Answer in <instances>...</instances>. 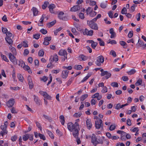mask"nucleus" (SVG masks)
<instances>
[{"mask_svg":"<svg viewBox=\"0 0 146 146\" xmlns=\"http://www.w3.org/2000/svg\"><path fill=\"white\" fill-rule=\"evenodd\" d=\"M59 54L60 56H64V57L67 59V53L66 51L65 50H61L59 52Z\"/></svg>","mask_w":146,"mask_h":146,"instance_id":"16","label":"nucleus"},{"mask_svg":"<svg viewBox=\"0 0 146 146\" xmlns=\"http://www.w3.org/2000/svg\"><path fill=\"white\" fill-rule=\"evenodd\" d=\"M95 127L97 129H99L101 127L103 128V124L102 123V119L99 121H95Z\"/></svg>","mask_w":146,"mask_h":146,"instance_id":"7","label":"nucleus"},{"mask_svg":"<svg viewBox=\"0 0 146 146\" xmlns=\"http://www.w3.org/2000/svg\"><path fill=\"white\" fill-rule=\"evenodd\" d=\"M58 17L60 19L64 21L68 20L67 15L62 11L60 12L58 15Z\"/></svg>","mask_w":146,"mask_h":146,"instance_id":"4","label":"nucleus"},{"mask_svg":"<svg viewBox=\"0 0 146 146\" xmlns=\"http://www.w3.org/2000/svg\"><path fill=\"white\" fill-rule=\"evenodd\" d=\"M40 95L43 96L44 98L47 99L51 100V97L48 94L47 92H44L42 91H40L39 92Z\"/></svg>","mask_w":146,"mask_h":146,"instance_id":"8","label":"nucleus"},{"mask_svg":"<svg viewBox=\"0 0 146 146\" xmlns=\"http://www.w3.org/2000/svg\"><path fill=\"white\" fill-rule=\"evenodd\" d=\"M87 22L88 25L91 29L94 30H98V27L96 23L92 21H88Z\"/></svg>","mask_w":146,"mask_h":146,"instance_id":"3","label":"nucleus"},{"mask_svg":"<svg viewBox=\"0 0 146 146\" xmlns=\"http://www.w3.org/2000/svg\"><path fill=\"white\" fill-rule=\"evenodd\" d=\"M8 125V122L7 121H6L4 123V125H1V126L0 127L2 130L0 132V135H1L3 136L4 135L7 134L8 131L7 130V128Z\"/></svg>","mask_w":146,"mask_h":146,"instance_id":"2","label":"nucleus"},{"mask_svg":"<svg viewBox=\"0 0 146 146\" xmlns=\"http://www.w3.org/2000/svg\"><path fill=\"white\" fill-rule=\"evenodd\" d=\"M48 79V78L47 77L45 76H44L42 78H40V79L41 81H42L44 82L46 81Z\"/></svg>","mask_w":146,"mask_h":146,"instance_id":"48","label":"nucleus"},{"mask_svg":"<svg viewBox=\"0 0 146 146\" xmlns=\"http://www.w3.org/2000/svg\"><path fill=\"white\" fill-rule=\"evenodd\" d=\"M58 56L56 54L54 55L53 56L51 57L50 59V61L51 63L53 62L54 61L56 62L58 60Z\"/></svg>","mask_w":146,"mask_h":146,"instance_id":"14","label":"nucleus"},{"mask_svg":"<svg viewBox=\"0 0 146 146\" xmlns=\"http://www.w3.org/2000/svg\"><path fill=\"white\" fill-rule=\"evenodd\" d=\"M133 35V32L132 31H130L129 32L128 35V36L129 38H131L132 37Z\"/></svg>","mask_w":146,"mask_h":146,"instance_id":"59","label":"nucleus"},{"mask_svg":"<svg viewBox=\"0 0 146 146\" xmlns=\"http://www.w3.org/2000/svg\"><path fill=\"white\" fill-rule=\"evenodd\" d=\"M98 44V43L94 41L91 44L92 47L93 48L95 49Z\"/></svg>","mask_w":146,"mask_h":146,"instance_id":"44","label":"nucleus"},{"mask_svg":"<svg viewBox=\"0 0 146 146\" xmlns=\"http://www.w3.org/2000/svg\"><path fill=\"white\" fill-rule=\"evenodd\" d=\"M40 34H36L33 35V38L36 39H38L40 37Z\"/></svg>","mask_w":146,"mask_h":146,"instance_id":"58","label":"nucleus"},{"mask_svg":"<svg viewBox=\"0 0 146 146\" xmlns=\"http://www.w3.org/2000/svg\"><path fill=\"white\" fill-rule=\"evenodd\" d=\"M9 49L12 53V54L14 55H16L17 52L16 50L14 47L11 46L10 47Z\"/></svg>","mask_w":146,"mask_h":146,"instance_id":"22","label":"nucleus"},{"mask_svg":"<svg viewBox=\"0 0 146 146\" xmlns=\"http://www.w3.org/2000/svg\"><path fill=\"white\" fill-rule=\"evenodd\" d=\"M60 119V122L62 125H64L65 123V119L64 116L63 115H61L59 117Z\"/></svg>","mask_w":146,"mask_h":146,"instance_id":"24","label":"nucleus"},{"mask_svg":"<svg viewBox=\"0 0 146 146\" xmlns=\"http://www.w3.org/2000/svg\"><path fill=\"white\" fill-rule=\"evenodd\" d=\"M56 23V20H54V21L48 23L47 24V27H48V28H50L52 26H53Z\"/></svg>","mask_w":146,"mask_h":146,"instance_id":"23","label":"nucleus"},{"mask_svg":"<svg viewBox=\"0 0 146 146\" xmlns=\"http://www.w3.org/2000/svg\"><path fill=\"white\" fill-rule=\"evenodd\" d=\"M33 96L34 97V101L36 104L38 105H40L41 101L40 100H38V97L35 95H33Z\"/></svg>","mask_w":146,"mask_h":146,"instance_id":"18","label":"nucleus"},{"mask_svg":"<svg viewBox=\"0 0 146 146\" xmlns=\"http://www.w3.org/2000/svg\"><path fill=\"white\" fill-rule=\"evenodd\" d=\"M28 42L26 40L23 41L22 43V46L24 47H28Z\"/></svg>","mask_w":146,"mask_h":146,"instance_id":"37","label":"nucleus"},{"mask_svg":"<svg viewBox=\"0 0 146 146\" xmlns=\"http://www.w3.org/2000/svg\"><path fill=\"white\" fill-rule=\"evenodd\" d=\"M86 125L87 128L90 130L92 126V124L91 120L90 119H87L86 121Z\"/></svg>","mask_w":146,"mask_h":146,"instance_id":"15","label":"nucleus"},{"mask_svg":"<svg viewBox=\"0 0 146 146\" xmlns=\"http://www.w3.org/2000/svg\"><path fill=\"white\" fill-rule=\"evenodd\" d=\"M40 32L44 35L46 34L47 33V31L43 29H41L40 31Z\"/></svg>","mask_w":146,"mask_h":146,"instance_id":"50","label":"nucleus"},{"mask_svg":"<svg viewBox=\"0 0 146 146\" xmlns=\"http://www.w3.org/2000/svg\"><path fill=\"white\" fill-rule=\"evenodd\" d=\"M97 40L99 41V43L100 46H104V42L102 39L100 38H98Z\"/></svg>","mask_w":146,"mask_h":146,"instance_id":"30","label":"nucleus"},{"mask_svg":"<svg viewBox=\"0 0 146 146\" xmlns=\"http://www.w3.org/2000/svg\"><path fill=\"white\" fill-rule=\"evenodd\" d=\"M115 126L114 125H111L109 128V129L110 131H113L115 128Z\"/></svg>","mask_w":146,"mask_h":146,"instance_id":"60","label":"nucleus"},{"mask_svg":"<svg viewBox=\"0 0 146 146\" xmlns=\"http://www.w3.org/2000/svg\"><path fill=\"white\" fill-rule=\"evenodd\" d=\"M100 71L101 72V75L102 76H104L106 75L107 73L108 72L107 71H104V70L103 69H101L100 70Z\"/></svg>","mask_w":146,"mask_h":146,"instance_id":"40","label":"nucleus"},{"mask_svg":"<svg viewBox=\"0 0 146 146\" xmlns=\"http://www.w3.org/2000/svg\"><path fill=\"white\" fill-rule=\"evenodd\" d=\"M19 65L21 67H23L25 65V63H24V62L22 60H19Z\"/></svg>","mask_w":146,"mask_h":146,"instance_id":"41","label":"nucleus"},{"mask_svg":"<svg viewBox=\"0 0 146 146\" xmlns=\"http://www.w3.org/2000/svg\"><path fill=\"white\" fill-rule=\"evenodd\" d=\"M15 55H13L11 53H9L8 54L10 60L15 65L17 64V60L14 56Z\"/></svg>","mask_w":146,"mask_h":146,"instance_id":"6","label":"nucleus"},{"mask_svg":"<svg viewBox=\"0 0 146 146\" xmlns=\"http://www.w3.org/2000/svg\"><path fill=\"white\" fill-rule=\"evenodd\" d=\"M44 54V52L42 50H40L38 52V55L39 56H43Z\"/></svg>","mask_w":146,"mask_h":146,"instance_id":"55","label":"nucleus"},{"mask_svg":"<svg viewBox=\"0 0 146 146\" xmlns=\"http://www.w3.org/2000/svg\"><path fill=\"white\" fill-rule=\"evenodd\" d=\"M67 128L71 132H73V135L75 138H77L79 134V126L78 123L75 122L74 124L69 122L67 124Z\"/></svg>","mask_w":146,"mask_h":146,"instance_id":"1","label":"nucleus"},{"mask_svg":"<svg viewBox=\"0 0 146 146\" xmlns=\"http://www.w3.org/2000/svg\"><path fill=\"white\" fill-rule=\"evenodd\" d=\"M136 72V70L134 69H132L130 71L127 72L128 74L131 75L134 74Z\"/></svg>","mask_w":146,"mask_h":146,"instance_id":"33","label":"nucleus"},{"mask_svg":"<svg viewBox=\"0 0 146 146\" xmlns=\"http://www.w3.org/2000/svg\"><path fill=\"white\" fill-rule=\"evenodd\" d=\"M111 85L114 87H118V84L117 83H111Z\"/></svg>","mask_w":146,"mask_h":146,"instance_id":"54","label":"nucleus"},{"mask_svg":"<svg viewBox=\"0 0 146 146\" xmlns=\"http://www.w3.org/2000/svg\"><path fill=\"white\" fill-rule=\"evenodd\" d=\"M89 2V3H88L91 6L95 5L96 4V3L95 1H92V0H90Z\"/></svg>","mask_w":146,"mask_h":146,"instance_id":"47","label":"nucleus"},{"mask_svg":"<svg viewBox=\"0 0 146 146\" xmlns=\"http://www.w3.org/2000/svg\"><path fill=\"white\" fill-rule=\"evenodd\" d=\"M82 115V113L81 112L78 113H75L73 115L74 117H79L81 116Z\"/></svg>","mask_w":146,"mask_h":146,"instance_id":"28","label":"nucleus"},{"mask_svg":"<svg viewBox=\"0 0 146 146\" xmlns=\"http://www.w3.org/2000/svg\"><path fill=\"white\" fill-rule=\"evenodd\" d=\"M74 68L75 69L78 70H80L82 68V66L80 65H75Z\"/></svg>","mask_w":146,"mask_h":146,"instance_id":"38","label":"nucleus"},{"mask_svg":"<svg viewBox=\"0 0 146 146\" xmlns=\"http://www.w3.org/2000/svg\"><path fill=\"white\" fill-rule=\"evenodd\" d=\"M108 43H110L112 44H117V42L115 40H112L110 41L109 42H108Z\"/></svg>","mask_w":146,"mask_h":146,"instance_id":"57","label":"nucleus"},{"mask_svg":"<svg viewBox=\"0 0 146 146\" xmlns=\"http://www.w3.org/2000/svg\"><path fill=\"white\" fill-rule=\"evenodd\" d=\"M1 56L3 60L7 62H8L9 61V60L8 59L6 56L3 55L1 53Z\"/></svg>","mask_w":146,"mask_h":146,"instance_id":"29","label":"nucleus"},{"mask_svg":"<svg viewBox=\"0 0 146 146\" xmlns=\"http://www.w3.org/2000/svg\"><path fill=\"white\" fill-rule=\"evenodd\" d=\"M48 4V1L45 2L44 4L42 6V8L44 9H46V7L47 6V5Z\"/></svg>","mask_w":146,"mask_h":146,"instance_id":"42","label":"nucleus"},{"mask_svg":"<svg viewBox=\"0 0 146 146\" xmlns=\"http://www.w3.org/2000/svg\"><path fill=\"white\" fill-rule=\"evenodd\" d=\"M29 134L28 133L23 135V141H27L29 138Z\"/></svg>","mask_w":146,"mask_h":146,"instance_id":"26","label":"nucleus"},{"mask_svg":"<svg viewBox=\"0 0 146 146\" xmlns=\"http://www.w3.org/2000/svg\"><path fill=\"white\" fill-rule=\"evenodd\" d=\"M111 74L110 73L108 72H107L106 76H105L106 79H108L111 76Z\"/></svg>","mask_w":146,"mask_h":146,"instance_id":"56","label":"nucleus"},{"mask_svg":"<svg viewBox=\"0 0 146 146\" xmlns=\"http://www.w3.org/2000/svg\"><path fill=\"white\" fill-rule=\"evenodd\" d=\"M51 37L50 36H46L44 38V40H46L49 42L51 40Z\"/></svg>","mask_w":146,"mask_h":146,"instance_id":"62","label":"nucleus"},{"mask_svg":"<svg viewBox=\"0 0 146 146\" xmlns=\"http://www.w3.org/2000/svg\"><path fill=\"white\" fill-rule=\"evenodd\" d=\"M82 9V6L81 5H77L74 6L71 8L70 11L72 12H75Z\"/></svg>","mask_w":146,"mask_h":146,"instance_id":"10","label":"nucleus"},{"mask_svg":"<svg viewBox=\"0 0 146 146\" xmlns=\"http://www.w3.org/2000/svg\"><path fill=\"white\" fill-rule=\"evenodd\" d=\"M17 136L16 135H15L11 137V140L12 141L14 142L17 139Z\"/></svg>","mask_w":146,"mask_h":146,"instance_id":"39","label":"nucleus"},{"mask_svg":"<svg viewBox=\"0 0 146 146\" xmlns=\"http://www.w3.org/2000/svg\"><path fill=\"white\" fill-rule=\"evenodd\" d=\"M93 31L92 30L88 31L87 29H85L84 31L83 32V34L84 35H87L92 36L93 35Z\"/></svg>","mask_w":146,"mask_h":146,"instance_id":"12","label":"nucleus"},{"mask_svg":"<svg viewBox=\"0 0 146 146\" xmlns=\"http://www.w3.org/2000/svg\"><path fill=\"white\" fill-rule=\"evenodd\" d=\"M92 98H96L98 100H99L102 98V96L101 95H100L99 93H97L93 95Z\"/></svg>","mask_w":146,"mask_h":146,"instance_id":"17","label":"nucleus"},{"mask_svg":"<svg viewBox=\"0 0 146 146\" xmlns=\"http://www.w3.org/2000/svg\"><path fill=\"white\" fill-rule=\"evenodd\" d=\"M79 57L81 58L83 60H85L87 59L86 57L83 54L80 55Z\"/></svg>","mask_w":146,"mask_h":146,"instance_id":"53","label":"nucleus"},{"mask_svg":"<svg viewBox=\"0 0 146 146\" xmlns=\"http://www.w3.org/2000/svg\"><path fill=\"white\" fill-rule=\"evenodd\" d=\"M2 31L3 33H6L7 32V30L6 28L2 27Z\"/></svg>","mask_w":146,"mask_h":146,"instance_id":"63","label":"nucleus"},{"mask_svg":"<svg viewBox=\"0 0 146 146\" xmlns=\"http://www.w3.org/2000/svg\"><path fill=\"white\" fill-rule=\"evenodd\" d=\"M87 94L83 95L80 98V101L81 102L83 101L88 97Z\"/></svg>","mask_w":146,"mask_h":146,"instance_id":"32","label":"nucleus"},{"mask_svg":"<svg viewBox=\"0 0 146 146\" xmlns=\"http://www.w3.org/2000/svg\"><path fill=\"white\" fill-rule=\"evenodd\" d=\"M32 10L33 11L34 15V16H36L38 12V11L37 10V9L35 7H33L32 9Z\"/></svg>","mask_w":146,"mask_h":146,"instance_id":"27","label":"nucleus"},{"mask_svg":"<svg viewBox=\"0 0 146 146\" xmlns=\"http://www.w3.org/2000/svg\"><path fill=\"white\" fill-rule=\"evenodd\" d=\"M15 100L13 98L10 99L7 103V106L9 108L12 107L15 103Z\"/></svg>","mask_w":146,"mask_h":146,"instance_id":"11","label":"nucleus"},{"mask_svg":"<svg viewBox=\"0 0 146 146\" xmlns=\"http://www.w3.org/2000/svg\"><path fill=\"white\" fill-rule=\"evenodd\" d=\"M119 43L121 45L123 46L124 48H126L127 47V46L126 45L127 44L125 42L123 41H120L119 42Z\"/></svg>","mask_w":146,"mask_h":146,"instance_id":"36","label":"nucleus"},{"mask_svg":"<svg viewBox=\"0 0 146 146\" xmlns=\"http://www.w3.org/2000/svg\"><path fill=\"white\" fill-rule=\"evenodd\" d=\"M5 39L8 44L11 46L13 43L12 40L10 38H9L8 37H6Z\"/></svg>","mask_w":146,"mask_h":146,"instance_id":"20","label":"nucleus"},{"mask_svg":"<svg viewBox=\"0 0 146 146\" xmlns=\"http://www.w3.org/2000/svg\"><path fill=\"white\" fill-rule=\"evenodd\" d=\"M93 8L92 7H88L86 9L87 14H90L93 11Z\"/></svg>","mask_w":146,"mask_h":146,"instance_id":"25","label":"nucleus"},{"mask_svg":"<svg viewBox=\"0 0 146 146\" xmlns=\"http://www.w3.org/2000/svg\"><path fill=\"white\" fill-rule=\"evenodd\" d=\"M18 78L19 80L21 82H23V76L20 74H18L17 75Z\"/></svg>","mask_w":146,"mask_h":146,"instance_id":"35","label":"nucleus"},{"mask_svg":"<svg viewBox=\"0 0 146 146\" xmlns=\"http://www.w3.org/2000/svg\"><path fill=\"white\" fill-rule=\"evenodd\" d=\"M102 93H104L107 92V88L106 86H104L103 89L102 90Z\"/></svg>","mask_w":146,"mask_h":146,"instance_id":"64","label":"nucleus"},{"mask_svg":"<svg viewBox=\"0 0 146 146\" xmlns=\"http://www.w3.org/2000/svg\"><path fill=\"white\" fill-rule=\"evenodd\" d=\"M35 123L36 124V126L38 127V128L39 129H40V130L41 131L42 130V127L40 125V124L37 121H35Z\"/></svg>","mask_w":146,"mask_h":146,"instance_id":"45","label":"nucleus"},{"mask_svg":"<svg viewBox=\"0 0 146 146\" xmlns=\"http://www.w3.org/2000/svg\"><path fill=\"white\" fill-rule=\"evenodd\" d=\"M113 12L112 11H110L108 13V15L111 18H113Z\"/></svg>","mask_w":146,"mask_h":146,"instance_id":"52","label":"nucleus"},{"mask_svg":"<svg viewBox=\"0 0 146 146\" xmlns=\"http://www.w3.org/2000/svg\"><path fill=\"white\" fill-rule=\"evenodd\" d=\"M107 5L106 2L105 3L103 2L101 3L100 6L103 9H105Z\"/></svg>","mask_w":146,"mask_h":146,"instance_id":"34","label":"nucleus"},{"mask_svg":"<svg viewBox=\"0 0 146 146\" xmlns=\"http://www.w3.org/2000/svg\"><path fill=\"white\" fill-rule=\"evenodd\" d=\"M46 132L51 139H53L54 138V137L51 131H49L48 130H47Z\"/></svg>","mask_w":146,"mask_h":146,"instance_id":"31","label":"nucleus"},{"mask_svg":"<svg viewBox=\"0 0 146 146\" xmlns=\"http://www.w3.org/2000/svg\"><path fill=\"white\" fill-rule=\"evenodd\" d=\"M10 89L11 90H14L15 91H16L17 90H19L20 89V88L18 87H10Z\"/></svg>","mask_w":146,"mask_h":146,"instance_id":"46","label":"nucleus"},{"mask_svg":"<svg viewBox=\"0 0 146 146\" xmlns=\"http://www.w3.org/2000/svg\"><path fill=\"white\" fill-rule=\"evenodd\" d=\"M6 37H8L9 38H10L12 36V34L9 31L7 32L6 33Z\"/></svg>","mask_w":146,"mask_h":146,"instance_id":"61","label":"nucleus"},{"mask_svg":"<svg viewBox=\"0 0 146 146\" xmlns=\"http://www.w3.org/2000/svg\"><path fill=\"white\" fill-rule=\"evenodd\" d=\"M91 142L94 146H96L97 142V138L96 135L94 134H93L91 137Z\"/></svg>","mask_w":146,"mask_h":146,"instance_id":"9","label":"nucleus"},{"mask_svg":"<svg viewBox=\"0 0 146 146\" xmlns=\"http://www.w3.org/2000/svg\"><path fill=\"white\" fill-rule=\"evenodd\" d=\"M110 33L111 34L110 38H113L115 36L116 34L114 32L113 29V28H111L110 30Z\"/></svg>","mask_w":146,"mask_h":146,"instance_id":"19","label":"nucleus"},{"mask_svg":"<svg viewBox=\"0 0 146 146\" xmlns=\"http://www.w3.org/2000/svg\"><path fill=\"white\" fill-rule=\"evenodd\" d=\"M104 61V58L103 56L101 55L97 57V59L95 61V63L98 66L101 65V63H103Z\"/></svg>","mask_w":146,"mask_h":146,"instance_id":"5","label":"nucleus"},{"mask_svg":"<svg viewBox=\"0 0 146 146\" xmlns=\"http://www.w3.org/2000/svg\"><path fill=\"white\" fill-rule=\"evenodd\" d=\"M110 54L111 55H112L113 57H116V56L115 52L113 50H111V51Z\"/></svg>","mask_w":146,"mask_h":146,"instance_id":"51","label":"nucleus"},{"mask_svg":"<svg viewBox=\"0 0 146 146\" xmlns=\"http://www.w3.org/2000/svg\"><path fill=\"white\" fill-rule=\"evenodd\" d=\"M69 71L67 70H63L62 71L61 77L64 79H66L68 76Z\"/></svg>","mask_w":146,"mask_h":146,"instance_id":"13","label":"nucleus"},{"mask_svg":"<svg viewBox=\"0 0 146 146\" xmlns=\"http://www.w3.org/2000/svg\"><path fill=\"white\" fill-rule=\"evenodd\" d=\"M38 135L40 139H42L43 140H45L46 138L44 135L40 133H39Z\"/></svg>","mask_w":146,"mask_h":146,"instance_id":"43","label":"nucleus"},{"mask_svg":"<svg viewBox=\"0 0 146 146\" xmlns=\"http://www.w3.org/2000/svg\"><path fill=\"white\" fill-rule=\"evenodd\" d=\"M62 29V28L61 27L58 28V29L55 30L54 32V33L55 35H57L58 33Z\"/></svg>","mask_w":146,"mask_h":146,"instance_id":"49","label":"nucleus"},{"mask_svg":"<svg viewBox=\"0 0 146 146\" xmlns=\"http://www.w3.org/2000/svg\"><path fill=\"white\" fill-rule=\"evenodd\" d=\"M104 137L103 136L101 137H100L97 140V145L98 144H102L103 143V140L104 139Z\"/></svg>","mask_w":146,"mask_h":146,"instance_id":"21","label":"nucleus"}]
</instances>
